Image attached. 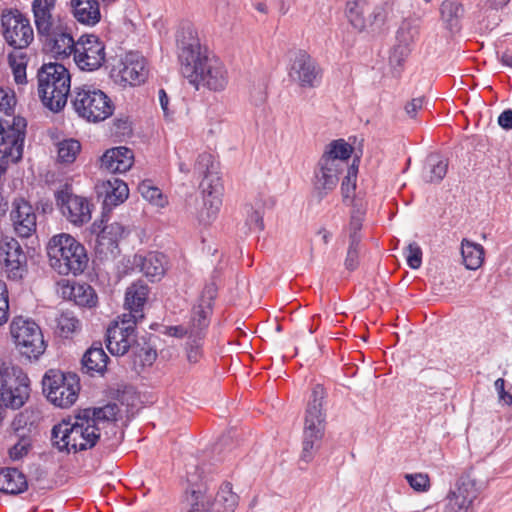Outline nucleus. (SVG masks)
I'll return each mask as SVG.
<instances>
[{"label":"nucleus","mask_w":512,"mask_h":512,"mask_svg":"<svg viewBox=\"0 0 512 512\" xmlns=\"http://www.w3.org/2000/svg\"><path fill=\"white\" fill-rule=\"evenodd\" d=\"M31 448L30 440L27 438H21L15 445L9 449V455L13 460H19L23 458L29 452Z\"/></svg>","instance_id":"55"},{"label":"nucleus","mask_w":512,"mask_h":512,"mask_svg":"<svg viewBox=\"0 0 512 512\" xmlns=\"http://www.w3.org/2000/svg\"><path fill=\"white\" fill-rule=\"evenodd\" d=\"M114 70H117L120 82L131 86L143 83L148 75L145 58L137 52L127 53Z\"/></svg>","instance_id":"22"},{"label":"nucleus","mask_w":512,"mask_h":512,"mask_svg":"<svg viewBox=\"0 0 512 512\" xmlns=\"http://www.w3.org/2000/svg\"><path fill=\"white\" fill-rule=\"evenodd\" d=\"M168 333L174 337H183L184 335L189 336V328H185L183 326H171L168 329Z\"/></svg>","instance_id":"61"},{"label":"nucleus","mask_w":512,"mask_h":512,"mask_svg":"<svg viewBox=\"0 0 512 512\" xmlns=\"http://www.w3.org/2000/svg\"><path fill=\"white\" fill-rule=\"evenodd\" d=\"M325 395L324 387L320 384L315 385L306 409L301 453V460L306 463L313 459L324 436L325 413L322 406Z\"/></svg>","instance_id":"5"},{"label":"nucleus","mask_w":512,"mask_h":512,"mask_svg":"<svg viewBox=\"0 0 512 512\" xmlns=\"http://www.w3.org/2000/svg\"><path fill=\"white\" fill-rule=\"evenodd\" d=\"M246 212V225L248 226V229L250 231H262L264 228L262 213L254 210L252 207H247Z\"/></svg>","instance_id":"52"},{"label":"nucleus","mask_w":512,"mask_h":512,"mask_svg":"<svg viewBox=\"0 0 512 512\" xmlns=\"http://www.w3.org/2000/svg\"><path fill=\"white\" fill-rule=\"evenodd\" d=\"M10 220L15 233L19 237L28 238L36 232V212L33 206L24 198L20 197L13 200Z\"/></svg>","instance_id":"20"},{"label":"nucleus","mask_w":512,"mask_h":512,"mask_svg":"<svg viewBox=\"0 0 512 512\" xmlns=\"http://www.w3.org/2000/svg\"><path fill=\"white\" fill-rule=\"evenodd\" d=\"M192 498L195 500V502L192 503V507L188 512H210L209 505L204 504L203 502H199V496L198 492L193 491L192 492Z\"/></svg>","instance_id":"59"},{"label":"nucleus","mask_w":512,"mask_h":512,"mask_svg":"<svg viewBox=\"0 0 512 512\" xmlns=\"http://www.w3.org/2000/svg\"><path fill=\"white\" fill-rule=\"evenodd\" d=\"M201 339V336L189 338L187 343V359L191 363H197L202 356Z\"/></svg>","instance_id":"54"},{"label":"nucleus","mask_w":512,"mask_h":512,"mask_svg":"<svg viewBox=\"0 0 512 512\" xmlns=\"http://www.w3.org/2000/svg\"><path fill=\"white\" fill-rule=\"evenodd\" d=\"M200 187L202 189L203 197H213V195H219V197H221L222 184L218 173H211L206 175V177H203Z\"/></svg>","instance_id":"47"},{"label":"nucleus","mask_w":512,"mask_h":512,"mask_svg":"<svg viewBox=\"0 0 512 512\" xmlns=\"http://www.w3.org/2000/svg\"><path fill=\"white\" fill-rule=\"evenodd\" d=\"M222 205V199L219 195L205 196L203 197V208L198 214V220L201 224H210L216 219L220 207Z\"/></svg>","instance_id":"37"},{"label":"nucleus","mask_w":512,"mask_h":512,"mask_svg":"<svg viewBox=\"0 0 512 512\" xmlns=\"http://www.w3.org/2000/svg\"><path fill=\"white\" fill-rule=\"evenodd\" d=\"M83 430V420L81 419V412L75 416L74 420L62 421L55 425L52 429V442L59 451L78 452L91 449L95 446V442H81Z\"/></svg>","instance_id":"11"},{"label":"nucleus","mask_w":512,"mask_h":512,"mask_svg":"<svg viewBox=\"0 0 512 512\" xmlns=\"http://www.w3.org/2000/svg\"><path fill=\"white\" fill-rule=\"evenodd\" d=\"M166 257L159 252H149L145 255L135 254L132 265L139 269L152 282L160 280L166 271Z\"/></svg>","instance_id":"25"},{"label":"nucleus","mask_w":512,"mask_h":512,"mask_svg":"<svg viewBox=\"0 0 512 512\" xmlns=\"http://www.w3.org/2000/svg\"><path fill=\"white\" fill-rule=\"evenodd\" d=\"M502 64L512 68V55L509 53H503L501 56Z\"/></svg>","instance_id":"64"},{"label":"nucleus","mask_w":512,"mask_h":512,"mask_svg":"<svg viewBox=\"0 0 512 512\" xmlns=\"http://www.w3.org/2000/svg\"><path fill=\"white\" fill-rule=\"evenodd\" d=\"M138 322L124 315L114 320L106 332V347L112 355L123 356L136 343Z\"/></svg>","instance_id":"14"},{"label":"nucleus","mask_w":512,"mask_h":512,"mask_svg":"<svg viewBox=\"0 0 512 512\" xmlns=\"http://www.w3.org/2000/svg\"><path fill=\"white\" fill-rule=\"evenodd\" d=\"M0 259L4 263V271L12 280H19L26 271V255L19 242L5 236L0 242Z\"/></svg>","instance_id":"19"},{"label":"nucleus","mask_w":512,"mask_h":512,"mask_svg":"<svg viewBox=\"0 0 512 512\" xmlns=\"http://www.w3.org/2000/svg\"><path fill=\"white\" fill-rule=\"evenodd\" d=\"M58 161L65 164L73 163L81 150V144L75 139H65L57 144Z\"/></svg>","instance_id":"40"},{"label":"nucleus","mask_w":512,"mask_h":512,"mask_svg":"<svg viewBox=\"0 0 512 512\" xmlns=\"http://www.w3.org/2000/svg\"><path fill=\"white\" fill-rule=\"evenodd\" d=\"M70 298L78 306L92 308L97 304V294L92 286L86 283H76L70 287Z\"/></svg>","instance_id":"35"},{"label":"nucleus","mask_w":512,"mask_h":512,"mask_svg":"<svg viewBox=\"0 0 512 512\" xmlns=\"http://www.w3.org/2000/svg\"><path fill=\"white\" fill-rule=\"evenodd\" d=\"M42 390L49 402L60 408H68L78 398L79 377L75 373L50 369L43 376Z\"/></svg>","instance_id":"8"},{"label":"nucleus","mask_w":512,"mask_h":512,"mask_svg":"<svg viewBox=\"0 0 512 512\" xmlns=\"http://www.w3.org/2000/svg\"><path fill=\"white\" fill-rule=\"evenodd\" d=\"M369 11L370 5L367 0H348L346 3V16L358 31L365 29L367 20L371 16Z\"/></svg>","instance_id":"33"},{"label":"nucleus","mask_w":512,"mask_h":512,"mask_svg":"<svg viewBox=\"0 0 512 512\" xmlns=\"http://www.w3.org/2000/svg\"><path fill=\"white\" fill-rule=\"evenodd\" d=\"M159 102H160L161 108L163 110L164 116L166 118H168L171 114L169 107H168L169 98L164 89L159 90Z\"/></svg>","instance_id":"60"},{"label":"nucleus","mask_w":512,"mask_h":512,"mask_svg":"<svg viewBox=\"0 0 512 512\" xmlns=\"http://www.w3.org/2000/svg\"><path fill=\"white\" fill-rule=\"evenodd\" d=\"M28 488L26 476L17 468L5 467L0 469V492L18 495Z\"/></svg>","instance_id":"30"},{"label":"nucleus","mask_w":512,"mask_h":512,"mask_svg":"<svg viewBox=\"0 0 512 512\" xmlns=\"http://www.w3.org/2000/svg\"><path fill=\"white\" fill-rule=\"evenodd\" d=\"M50 266L60 275H78L88 264V255L83 244L66 233L54 235L47 243Z\"/></svg>","instance_id":"3"},{"label":"nucleus","mask_w":512,"mask_h":512,"mask_svg":"<svg viewBox=\"0 0 512 512\" xmlns=\"http://www.w3.org/2000/svg\"><path fill=\"white\" fill-rule=\"evenodd\" d=\"M407 264L412 269H418L422 264V250L420 246L413 242L407 247Z\"/></svg>","instance_id":"53"},{"label":"nucleus","mask_w":512,"mask_h":512,"mask_svg":"<svg viewBox=\"0 0 512 512\" xmlns=\"http://www.w3.org/2000/svg\"><path fill=\"white\" fill-rule=\"evenodd\" d=\"M194 173L198 174V177H206L211 173H217L214 158L210 153L199 154L194 165Z\"/></svg>","instance_id":"46"},{"label":"nucleus","mask_w":512,"mask_h":512,"mask_svg":"<svg viewBox=\"0 0 512 512\" xmlns=\"http://www.w3.org/2000/svg\"><path fill=\"white\" fill-rule=\"evenodd\" d=\"M73 109L88 122H101L109 118L115 109L110 97L90 85L75 87L71 94Z\"/></svg>","instance_id":"6"},{"label":"nucleus","mask_w":512,"mask_h":512,"mask_svg":"<svg viewBox=\"0 0 512 512\" xmlns=\"http://www.w3.org/2000/svg\"><path fill=\"white\" fill-rule=\"evenodd\" d=\"M15 95L11 90L0 89V115L5 119L18 118L14 115Z\"/></svg>","instance_id":"45"},{"label":"nucleus","mask_w":512,"mask_h":512,"mask_svg":"<svg viewBox=\"0 0 512 512\" xmlns=\"http://www.w3.org/2000/svg\"><path fill=\"white\" fill-rule=\"evenodd\" d=\"M498 124L506 130L512 129V110L503 111L498 117Z\"/></svg>","instance_id":"58"},{"label":"nucleus","mask_w":512,"mask_h":512,"mask_svg":"<svg viewBox=\"0 0 512 512\" xmlns=\"http://www.w3.org/2000/svg\"><path fill=\"white\" fill-rule=\"evenodd\" d=\"M216 296V285L214 283L205 285L198 300V304L193 307L191 312V318L188 325L189 338L203 336L204 330L210 323L213 301Z\"/></svg>","instance_id":"16"},{"label":"nucleus","mask_w":512,"mask_h":512,"mask_svg":"<svg viewBox=\"0 0 512 512\" xmlns=\"http://www.w3.org/2000/svg\"><path fill=\"white\" fill-rule=\"evenodd\" d=\"M44 46L57 58H67L74 54L76 41L73 39L69 28L65 25L62 29L43 40Z\"/></svg>","instance_id":"28"},{"label":"nucleus","mask_w":512,"mask_h":512,"mask_svg":"<svg viewBox=\"0 0 512 512\" xmlns=\"http://www.w3.org/2000/svg\"><path fill=\"white\" fill-rule=\"evenodd\" d=\"M1 26L5 42L14 49H25L34 40L30 19L16 8L2 11Z\"/></svg>","instance_id":"10"},{"label":"nucleus","mask_w":512,"mask_h":512,"mask_svg":"<svg viewBox=\"0 0 512 512\" xmlns=\"http://www.w3.org/2000/svg\"><path fill=\"white\" fill-rule=\"evenodd\" d=\"M56 205L62 214L74 225H83L91 219V209L88 200L73 195L68 188L55 192Z\"/></svg>","instance_id":"17"},{"label":"nucleus","mask_w":512,"mask_h":512,"mask_svg":"<svg viewBox=\"0 0 512 512\" xmlns=\"http://www.w3.org/2000/svg\"><path fill=\"white\" fill-rule=\"evenodd\" d=\"M463 12L462 5L456 1L445 0L440 6L441 18L450 30L458 27Z\"/></svg>","instance_id":"36"},{"label":"nucleus","mask_w":512,"mask_h":512,"mask_svg":"<svg viewBox=\"0 0 512 512\" xmlns=\"http://www.w3.org/2000/svg\"><path fill=\"white\" fill-rule=\"evenodd\" d=\"M448 165V159L443 156L437 153L428 155L422 169V179L426 183H440L447 174Z\"/></svg>","instance_id":"31"},{"label":"nucleus","mask_w":512,"mask_h":512,"mask_svg":"<svg viewBox=\"0 0 512 512\" xmlns=\"http://www.w3.org/2000/svg\"><path fill=\"white\" fill-rule=\"evenodd\" d=\"M32 10L41 41L65 26L63 20L56 13V0H34Z\"/></svg>","instance_id":"18"},{"label":"nucleus","mask_w":512,"mask_h":512,"mask_svg":"<svg viewBox=\"0 0 512 512\" xmlns=\"http://www.w3.org/2000/svg\"><path fill=\"white\" fill-rule=\"evenodd\" d=\"M109 357L102 348L101 343H94L82 358L83 369L89 373L103 374L107 368Z\"/></svg>","instance_id":"32"},{"label":"nucleus","mask_w":512,"mask_h":512,"mask_svg":"<svg viewBox=\"0 0 512 512\" xmlns=\"http://www.w3.org/2000/svg\"><path fill=\"white\" fill-rule=\"evenodd\" d=\"M75 64L86 71H93L105 62V45L94 34H84L76 41L74 51Z\"/></svg>","instance_id":"15"},{"label":"nucleus","mask_w":512,"mask_h":512,"mask_svg":"<svg viewBox=\"0 0 512 512\" xmlns=\"http://www.w3.org/2000/svg\"><path fill=\"white\" fill-rule=\"evenodd\" d=\"M447 501L446 512H467L473 504V501L466 499L455 490L449 491Z\"/></svg>","instance_id":"44"},{"label":"nucleus","mask_w":512,"mask_h":512,"mask_svg":"<svg viewBox=\"0 0 512 512\" xmlns=\"http://www.w3.org/2000/svg\"><path fill=\"white\" fill-rule=\"evenodd\" d=\"M365 217V210L361 205L357 203L353 204V209L350 215V221L347 227V231L349 234V241L353 242H361L362 236L360 231L362 229L363 221Z\"/></svg>","instance_id":"38"},{"label":"nucleus","mask_w":512,"mask_h":512,"mask_svg":"<svg viewBox=\"0 0 512 512\" xmlns=\"http://www.w3.org/2000/svg\"><path fill=\"white\" fill-rule=\"evenodd\" d=\"M494 387L498 393L499 401L508 406L512 405V395L505 391V380L503 378H498L494 383Z\"/></svg>","instance_id":"56"},{"label":"nucleus","mask_w":512,"mask_h":512,"mask_svg":"<svg viewBox=\"0 0 512 512\" xmlns=\"http://www.w3.org/2000/svg\"><path fill=\"white\" fill-rule=\"evenodd\" d=\"M26 126V120L22 117L5 119L0 115V149L5 147L9 151L12 146L19 147L23 155Z\"/></svg>","instance_id":"23"},{"label":"nucleus","mask_w":512,"mask_h":512,"mask_svg":"<svg viewBox=\"0 0 512 512\" xmlns=\"http://www.w3.org/2000/svg\"><path fill=\"white\" fill-rule=\"evenodd\" d=\"M25 54H21L17 59L16 55H9V63L13 70L14 78L17 84L26 82V62Z\"/></svg>","instance_id":"48"},{"label":"nucleus","mask_w":512,"mask_h":512,"mask_svg":"<svg viewBox=\"0 0 512 512\" xmlns=\"http://www.w3.org/2000/svg\"><path fill=\"white\" fill-rule=\"evenodd\" d=\"M134 162V153L131 149L119 146L108 149L101 157V168L111 173L128 171Z\"/></svg>","instance_id":"26"},{"label":"nucleus","mask_w":512,"mask_h":512,"mask_svg":"<svg viewBox=\"0 0 512 512\" xmlns=\"http://www.w3.org/2000/svg\"><path fill=\"white\" fill-rule=\"evenodd\" d=\"M38 96L42 104L53 112H60L71 94V77L60 63H45L37 72Z\"/></svg>","instance_id":"4"},{"label":"nucleus","mask_w":512,"mask_h":512,"mask_svg":"<svg viewBox=\"0 0 512 512\" xmlns=\"http://www.w3.org/2000/svg\"><path fill=\"white\" fill-rule=\"evenodd\" d=\"M288 75L301 88H315L322 81L323 70L307 51L300 49L290 58Z\"/></svg>","instance_id":"13"},{"label":"nucleus","mask_w":512,"mask_h":512,"mask_svg":"<svg viewBox=\"0 0 512 512\" xmlns=\"http://www.w3.org/2000/svg\"><path fill=\"white\" fill-rule=\"evenodd\" d=\"M10 333L20 354L29 360H38L47 344L39 325L22 316L15 317L10 324Z\"/></svg>","instance_id":"9"},{"label":"nucleus","mask_w":512,"mask_h":512,"mask_svg":"<svg viewBox=\"0 0 512 512\" xmlns=\"http://www.w3.org/2000/svg\"><path fill=\"white\" fill-rule=\"evenodd\" d=\"M126 234V228L118 222L105 225L96 238L97 257L101 260L114 259L119 253L118 243Z\"/></svg>","instance_id":"21"},{"label":"nucleus","mask_w":512,"mask_h":512,"mask_svg":"<svg viewBox=\"0 0 512 512\" xmlns=\"http://www.w3.org/2000/svg\"><path fill=\"white\" fill-rule=\"evenodd\" d=\"M29 378L19 366L12 365L0 385V404L19 409L29 397Z\"/></svg>","instance_id":"12"},{"label":"nucleus","mask_w":512,"mask_h":512,"mask_svg":"<svg viewBox=\"0 0 512 512\" xmlns=\"http://www.w3.org/2000/svg\"><path fill=\"white\" fill-rule=\"evenodd\" d=\"M79 327V320L71 312H62L57 319V329L64 338H69Z\"/></svg>","instance_id":"42"},{"label":"nucleus","mask_w":512,"mask_h":512,"mask_svg":"<svg viewBox=\"0 0 512 512\" xmlns=\"http://www.w3.org/2000/svg\"><path fill=\"white\" fill-rule=\"evenodd\" d=\"M405 479L417 492H426L431 486L430 478L426 473L406 474Z\"/></svg>","instance_id":"49"},{"label":"nucleus","mask_w":512,"mask_h":512,"mask_svg":"<svg viewBox=\"0 0 512 512\" xmlns=\"http://www.w3.org/2000/svg\"><path fill=\"white\" fill-rule=\"evenodd\" d=\"M9 301H2L0 299V325L8 320Z\"/></svg>","instance_id":"62"},{"label":"nucleus","mask_w":512,"mask_h":512,"mask_svg":"<svg viewBox=\"0 0 512 512\" xmlns=\"http://www.w3.org/2000/svg\"><path fill=\"white\" fill-rule=\"evenodd\" d=\"M485 250L481 244L464 238L461 242V255L464 266L468 270H477L484 261Z\"/></svg>","instance_id":"34"},{"label":"nucleus","mask_w":512,"mask_h":512,"mask_svg":"<svg viewBox=\"0 0 512 512\" xmlns=\"http://www.w3.org/2000/svg\"><path fill=\"white\" fill-rule=\"evenodd\" d=\"M138 191L150 203L163 207L166 203L161 190L154 186L150 180H144L138 185Z\"/></svg>","instance_id":"41"},{"label":"nucleus","mask_w":512,"mask_h":512,"mask_svg":"<svg viewBox=\"0 0 512 512\" xmlns=\"http://www.w3.org/2000/svg\"><path fill=\"white\" fill-rule=\"evenodd\" d=\"M181 73L196 89L202 85L212 91H222L228 84V71L223 62L202 47L195 30L187 25L177 34Z\"/></svg>","instance_id":"1"},{"label":"nucleus","mask_w":512,"mask_h":512,"mask_svg":"<svg viewBox=\"0 0 512 512\" xmlns=\"http://www.w3.org/2000/svg\"><path fill=\"white\" fill-rule=\"evenodd\" d=\"M74 18L81 24L94 26L101 20L98 0H70Z\"/></svg>","instance_id":"29"},{"label":"nucleus","mask_w":512,"mask_h":512,"mask_svg":"<svg viewBox=\"0 0 512 512\" xmlns=\"http://www.w3.org/2000/svg\"><path fill=\"white\" fill-rule=\"evenodd\" d=\"M361 250V242L349 241L347 255L344 265L349 271H354L359 266V255Z\"/></svg>","instance_id":"50"},{"label":"nucleus","mask_w":512,"mask_h":512,"mask_svg":"<svg viewBox=\"0 0 512 512\" xmlns=\"http://www.w3.org/2000/svg\"><path fill=\"white\" fill-rule=\"evenodd\" d=\"M98 189L99 194L104 195V210H111L113 207L123 203L129 195L127 184L114 176L104 181Z\"/></svg>","instance_id":"27"},{"label":"nucleus","mask_w":512,"mask_h":512,"mask_svg":"<svg viewBox=\"0 0 512 512\" xmlns=\"http://www.w3.org/2000/svg\"><path fill=\"white\" fill-rule=\"evenodd\" d=\"M119 407L115 403L107 404L99 408H87L81 411V419L83 420L82 441L95 442L109 440V434L116 436L118 426L116 424Z\"/></svg>","instance_id":"7"},{"label":"nucleus","mask_w":512,"mask_h":512,"mask_svg":"<svg viewBox=\"0 0 512 512\" xmlns=\"http://www.w3.org/2000/svg\"><path fill=\"white\" fill-rule=\"evenodd\" d=\"M149 287L143 281L132 283L125 292L124 307L129 313L123 315L135 320L141 321L144 318L143 307L148 299Z\"/></svg>","instance_id":"24"},{"label":"nucleus","mask_w":512,"mask_h":512,"mask_svg":"<svg viewBox=\"0 0 512 512\" xmlns=\"http://www.w3.org/2000/svg\"><path fill=\"white\" fill-rule=\"evenodd\" d=\"M215 501L223 506L225 512H234L239 503V496L233 492L230 482H224L218 490Z\"/></svg>","instance_id":"39"},{"label":"nucleus","mask_w":512,"mask_h":512,"mask_svg":"<svg viewBox=\"0 0 512 512\" xmlns=\"http://www.w3.org/2000/svg\"><path fill=\"white\" fill-rule=\"evenodd\" d=\"M509 1L510 0H487V4L493 9H498L507 5Z\"/></svg>","instance_id":"63"},{"label":"nucleus","mask_w":512,"mask_h":512,"mask_svg":"<svg viewBox=\"0 0 512 512\" xmlns=\"http://www.w3.org/2000/svg\"><path fill=\"white\" fill-rule=\"evenodd\" d=\"M352 152V146L343 139L333 140L327 145L314 169L313 193L318 201L337 187Z\"/></svg>","instance_id":"2"},{"label":"nucleus","mask_w":512,"mask_h":512,"mask_svg":"<svg viewBox=\"0 0 512 512\" xmlns=\"http://www.w3.org/2000/svg\"><path fill=\"white\" fill-rule=\"evenodd\" d=\"M424 99L422 97L414 98L410 102L405 105V111L407 115L411 118H414L423 106Z\"/></svg>","instance_id":"57"},{"label":"nucleus","mask_w":512,"mask_h":512,"mask_svg":"<svg viewBox=\"0 0 512 512\" xmlns=\"http://www.w3.org/2000/svg\"><path fill=\"white\" fill-rule=\"evenodd\" d=\"M346 169L347 175L344 177L341 184V192L344 200L350 198L354 193L357 178V170H355L353 166Z\"/></svg>","instance_id":"51"},{"label":"nucleus","mask_w":512,"mask_h":512,"mask_svg":"<svg viewBox=\"0 0 512 512\" xmlns=\"http://www.w3.org/2000/svg\"><path fill=\"white\" fill-rule=\"evenodd\" d=\"M455 491L473 502L479 494V490L476 487V480L471 477L470 473H464L460 476L457 481V489Z\"/></svg>","instance_id":"43"}]
</instances>
